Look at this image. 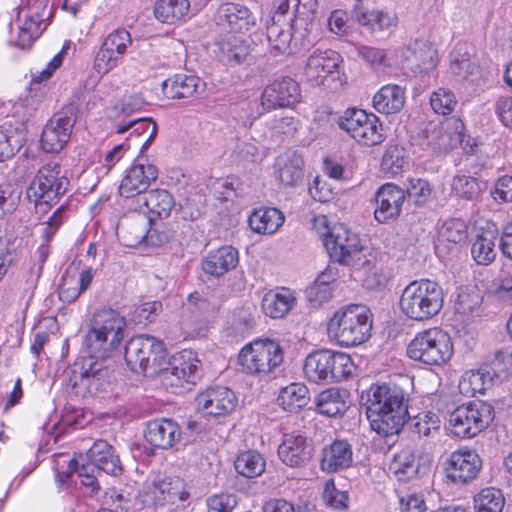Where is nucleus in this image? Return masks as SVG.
I'll return each mask as SVG.
<instances>
[{
  "mask_svg": "<svg viewBox=\"0 0 512 512\" xmlns=\"http://www.w3.org/2000/svg\"><path fill=\"white\" fill-rule=\"evenodd\" d=\"M66 207L61 205L51 217H49L46 226L43 229V237L44 243H42L35 252L36 263L33 265L35 267H41V271L43 270L44 263L50 255V246L49 241L52 239L54 234L56 233L59 226L62 224L63 219L65 217Z\"/></svg>",
  "mask_w": 512,
  "mask_h": 512,
  "instance_id": "44",
  "label": "nucleus"
},
{
  "mask_svg": "<svg viewBox=\"0 0 512 512\" xmlns=\"http://www.w3.org/2000/svg\"><path fill=\"white\" fill-rule=\"evenodd\" d=\"M389 468L400 481L413 478L418 472V465L413 451L410 449L401 450L394 456Z\"/></svg>",
  "mask_w": 512,
  "mask_h": 512,
  "instance_id": "50",
  "label": "nucleus"
},
{
  "mask_svg": "<svg viewBox=\"0 0 512 512\" xmlns=\"http://www.w3.org/2000/svg\"><path fill=\"white\" fill-rule=\"evenodd\" d=\"M68 185L69 180L62 174L61 165L58 162L50 161L36 173L29 187L28 195L34 197L37 207L46 211L65 194Z\"/></svg>",
  "mask_w": 512,
  "mask_h": 512,
  "instance_id": "11",
  "label": "nucleus"
},
{
  "mask_svg": "<svg viewBox=\"0 0 512 512\" xmlns=\"http://www.w3.org/2000/svg\"><path fill=\"white\" fill-rule=\"evenodd\" d=\"M371 329L370 312L360 305H348L338 309L327 323L329 338L344 347L364 343L370 338Z\"/></svg>",
  "mask_w": 512,
  "mask_h": 512,
  "instance_id": "5",
  "label": "nucleus"
},
{
  "mask_svg": "<svg viewBox=\"0 0 512 512\" xmlns=\"http://www.w3.org/2000/svg\"><path fill=\"white\" fill-rule=\"evenodd\" d=\"M54 4L55 0H21L16 8V46L22 49L31 47L46 29V21L52 17Z\"/></svg>",
  "mask_w": 512,
  "mask_h": 512,
  "instance_id": "9",
  "label": "nucleus"
},
{
  "mask_svg": "<svg viewBox=\"0 0 512 512\" xmlns=\"http://www.w3.org/2000/svg\"><path fill=\"white\" fill-rule=\"evenodd\" d=\"M102 44L123 57L127 48L132 44V39L127 30L117 29L108 34Z\"/></svg>",
  "mask_w": 512,
  "mask_h": 512,
  "instance_id": "64",
  "label": "nucleus"
},
{
  "mask_svg": "<svg viewBox=\"0 0 512 512\" xmlns=\"http://www.w3.org/2000/svg\"><path fill=\"white\" fill-rule=\"evenodd\" d=\"M317 8V0H279L272 22L276 20L280 23L282 18L292 10L293 18H289L288 21L295 22V25L300 23L306 26L314 19Z\"/></svg>",
  "mask_w": 512,
  "mask_h": 512,
  "instance_id": "30",
  "label": "nucleus"
},
{
  "mask_svg": "<svg viewBox=\"0 0 512 512\" xmlns=\"http://www.w3.org/2000/svg\"><path fill=\"white\" fill-rule=\"evenodd\" d=\"M292 27L293 24L290 21L278 23L276 20L267 26V40L271 53L274 55L292 53Z\"/></svg>",
  "mask_w": 512,
  "mask_h": 512,
  "instance_id": "41",
  "label": "nucleus"
},
{
  "mask_svg": "<svg viewBox=\"0 0 512 512\" xmlns=\"http://www.w3.org/2000/svg\"><path fill=\"white\" fill-rule=\"evenodd\" d=\"M369 265L362 267H350L354 277L361 281L367 289H375L383 284V276L375 265V257L369 251L366 253Z\"/></svg>",
  "mask_w": 512,
  "mask_h": 512,
  "instance_id": "53",
  "label": "nucleus"
},
{
  "mask_svg": "<svg viewBox=\"0 0 512 512\" xmlns=\"http://www.w3.org/2000/svg\"><path fill=\"white\" fill-rule=\"evenodd\" d=\"M296 303L294 292L288 288L270 290L264 294L261 302L265 315L279 319L284 317Z\"/></svg>",
  "mask_w": 512,
  "mask_h": 512,
  "instance_id": "35",
  "label": "nucleus"
},
{
  "mask_svg": "<svg viewBox=\"0 0 512 512\" xmlns=\"http://www.w3.org/2000/svg\"><path fill=\"white\" fill-rule=\"evenodd\" d=\"M25 140L23 123L8 120L0 125V162L11 159L24 145Z\"/></svg>",
  "mask_w": 512,
  "mask_h": 512,
  "instance_id": "32",
  "label": "nucleus"
},
{
  "mask_svg": "<svg viewBox=\"0 0 512 512\" xmlns=\"http://www.w3.org/2000/svg\"><path fill=\"white\" fill-rule=\"evenodd\" d=\"M21 195L22 189L18 184L11 182L0 184V216L14 212Z\"/></svg>",
  "mask_w": 512,
  "mask_h": 512,
  "instance_id": "54",
  "label": "nucleus"
},
{
  "mask_svg": "<svg viewBox=\"0 0 512 512\" xmlns=\"http://www.w3.org/2000/svg\"><path fill=\"white\" fill-rule=\"evenodd\" d=\"M492 377L503 381L512 375V353L508 351H498L490 362Z\"/></svg>",
  "mask_w": 512,
  "mask_h": 512,
  "instance_id": "62",
  "label": "nucleus"
},
{
  "mask_svg": "<svg viewBox=\"0 0 512 512\" xmlns=\"http://www.w3.org/2000/svg\"><path fill=\"white\" fill-rule=\"evenodd\" d=\"M367 418L379 436L397 435L405 424L408 411L402 389L396 386H372L367 399Z\"/></svg>",
  "mask_w": 512,
  "mask_h": 512,
  "instance_id": "2",
  "label": "nucleus"
},
{
  "mask_svg": "<svg viewBox=\"0 0 512 512\" xmlns=\"http://www.w3.org/2000/svg\"><path fill=\"white\" fill-rule=\"evenodd\" d=\"M303 165V158L296 151L281 154L275 163L278 179L285 186H297L303 179Z\"/></svg>",
  "mask_w": 512,
  "mask_h": 512,
  "instance_id": "36",
  "label": "nucleus"
},
{
  "mask_svg": "<svg viewBox=\"0 0 512 512\" xmlns=\"http://www.w3.org/2000/svg\"><path fill=\"white\" fill-rule=\"evenodd\" d=\"M309 400L308 388L301 383H291L281 389L277 401L286 411L296 412L307 405Z\"/></svg>",
  "mask_w": 512,
  "mask_h": 512,
  "instance_id": "45",
  "label": "nucleus"
},
{
  "mask_svg": "<svg viewBox=\"0 0 512 512\" xmlns=\"http://www.w3.org/2000/svg\"><path fill=\"white\" fill-rule=\"evenodd\" d=\"M301 89L299 84L291 77H281L268 84L261 95V111L250 113L243 124L257 118L265 111L278 108H289L300 102Z\"/></svg>",
  "mask_w": 512,
  "mask_h": 512,
  "instance_id": "13",
  "label": "nucleus"
},
{
  "mask_svg": "<svg viewBox=\"0 0 512 512\" xmlns=\"http://www.w3.org/2000/svg\"><path fill=\"white\" fill-rule=\"evenodd\" d=\"M473 504L475 512H502L505 498L500 489L487 487L474 496Z\"/></svg>",
  "mask_w": 512,
  "mask_h": 512,
  "instance_id": "47",
  "label": "nucleus"
},
{
  "mask_svg": "<svg viewBox=\"0 0 512 512\" xmlns=\"http://www.w3.org/2000/svg\"><path fill=\"white\" fill-rule=\"evenodd\" d=\"M406 192L392 183L382 185L374 196V217L379 223L397 218L402 210Z\"/></svg>",
  "mask_w": 512,
  "mask_h": 512,
  "instance_id": "22",
  "label": "nucleus"
},
{
  "mask_svg": "<svg viewBox=\"0 0 512 512\" xmlns=\"http://www.w3.org/2000/svg\"><path fill=\"white\" fill-rule=\"evenodd\" d=\"M201 80L195 75L176 74L162 83V92L169 99L189 98L198 92Z\"/></svg>",
  "mask_w": 512,
  "mask_h": 512,
  "instance_id": "38",
  "label": "nucleus"
},
{
  "mask_svg": "<svg viewBox=\"0 0 512 512\" xmlns=\"http://www.w3.org/2000/svg\"><path fill=\"white\" fill-rule=\"evenodd\" d=\"M201 371L197 353L184 349L172 356L169 367L161 373V381L166 387L179 388L184 384H195L201 377Z\"/></svg>",
  "mask_w": 512,
  "mask_h": 512,
  "instance_id": "14",
  "label": "nucleus"
},
{
  "mask_svg": "<svg viewBox=\"0 0 512 512\" xmlns=\"http://www.w3.org/2000/svg\"><path fill=\"white\" fill-rule=\"evenodd\" d=\"M482 298L475 289H461L455 300V311L462 315H469L479 308Z\"/></svg>",
  "mask_w": 512,
  "mask_h": 512,
  "instance_id": "60",
  "label": "nucleus"
},
{
  "mask_svg": "<svg viewBox=\"0 0 512 512\" xmlns=\"http://www.w3.org/2000/svg\"><path fill=\"white\" fill-rule=\"evenodd\" d=\"M451 189L460 198L474 200L481 192V185L474 177L457 175L452 180Z\"/></svg>",
  "mask_w": 512,
  "mask_h": 512,
  "instance_id": "55",
  "label": "nucleus"
},
{
  "mask_svg": "<svg viewBox=\"0 0 512 512\" xmlns=\"http://www.w3.org/2000/svg\"><path fill=\"white\" fill-rule=\"evenodd\" d=\"M369 115L370 114L366 113L362 109H347L339 118L338 125L343 131L347 132L353 138Z\"/></svg>",
  "mask_w": 512,
  "mask_h": 512,
  "instance_id": "59",
  "label": "nucleus"
},
{
  "mask_svg": "<svg viewBox=\"0 0 512 512\" xmlns=\"http://www.w3.org/2000/svg\"><path fill=\"white\" fill-rule=\"evenodd\" d=\"M491 379L490 371L484 372L481 369L468 370L460 378L459 389L467 395L483 393L486 389L487 381Z\"/></svg>",
  "mask_w": 512,
  "mask_h": 512,
  "instance_id": "52",
  "label": "nucleus"
},
{
  "mask_svg": "<svg viewBox=\"0 0 512 512\" xmlns=\"http://www.w3.org/2000/svg\"><path fill=\"white\" fill-rule=\"evenodd\" d=\"M462 50L463 47L460 45L452 52L450 71L459 79H468L470 76H473L478 72L479 67L475 58H473L467 51L462 53Z\"/></svg>",
  "mask_w": 512,
  "mask_h": 512,
  "instance_id": "49",
  "label": "nucleus"
},
{
  "mask_svg": "<svg viewBox=\"0 0 512 512\" xmlns=\"http://www.w3.org/2000/svg\"><path fill=\"white\" fill-rule=\"evenodd\" d=\"M341 56L332 49H316L307 58L303 68V77L312 86L325 85L329 79L339 75Z\"/></svg>",
  "mask_w": 512,
  "mask_h": 512,
  "instance_id": "15",
  "label": "nucleus"
},
{
  "mask_svg": "<svg viewBox=\"0 0 512 512\" xmlns=\"http://www.w3.org/2000/svg\"><path fill=\"white\" fill-rule=\"evenodd\" d=\"M41 276V267H30L18 281V289L22 294V299L25 300L26 304L32 300L35 289L38 285Z\"/></svg>",
  "mask_w": 512,
  "mask_h": 512,
  "instance_id": "63",
  "label": "nucleus"
},
{
  "mask_svg": "<svg viewBox=\"0 0 512 512\" xmlns=\"http://www.w3.org/2000/svg\"><path fill=\"white\" fill-rule=\"evenodd\" d=\"M148 493L156 504L184 501L187 498L185 483L179 477H165L152 482L148 487Z\"/></svg>",
  "mask_w": 512,
  "mask_h": 512,
  "instance_id": "31",
  "label": "nucleus"
},
{
  "mask_svg": "<svg viewBox=\"0 0 512 512\" xmlns=\"http://www.w3.org/2000/svg\"><path fill=\"white\" fill-rule=\"evenodd\" d=\"M76 117L72 109L56 113L45 125L41 135V146L49 153L59 152L68 143Z\"/></svg>",
  "mask_w": 512,
  "mask_h": 512,
  "instance_id": "17",
  "label": "nucleus"
},
{
  "mask_svg": "<svg viewBox=\"0 0 512 512\" xmlns=\"http://www.w3.org/2000/svg\"><path fill=\"white\" fill-rule=\"evenodd\" d=\"M197 410L205 416H224L237 406L235 393L227 387H212L200 392L196 399Z\"/></svg>",
  "mask_w": 512,
  "mask_h": 512,
  "instance_id": "18",
  "label": "nucleus"
},
{
  "mask_svg": "<svg viewBox=\"0 0 512 512\" xmlns=\"http://www.w3.org/2000/svg\"><path fill=\"white\" fill-rule=\"evenodd\" d=\"M464 123L459 118H448L431 123L426 128V145L436 153H447L463 141Z\"/></svg>",
  "mask_w": 512,
  "mask_h": 512,
  "instance_id": "16",
  "label": "nucleus"
},
{
  "mask_svg": "<svg viewBox=\"0 0 512 512\" xmlns=\"http://www.w3.org/2000/svg\"><path fill=\"white\" fill-rule=\"evenodd\" d=\"M284 351L274 340L256 339L246 344L238 354L241 370L249 375L264 378L273 374L283 363Z\"/></svg>",
  "mask_w": 512,
  "mask_h": 512,
  "instance_id": "8",
  "label": "nucleus"
},
{
  "mask_svg": "<svg viewBox=\"0 0 512 512\" xmlns=\"http://www.w3.org/2000/svg\"><path fill=\"white\" fill-rule=\"evenodd\" d=\"M343 394L337 388H329L322 391L316 400L317 410L320 414L334 417L342 414L347 409Z\"/></svg>",
  "mask_w": 512,
  "mask_h": 512,
  "instance_id": "46",
  "label": "nucleus"
},
{
  "mask_svg": "<svg viewBox=\"0 0 512 512\" xmlns=\"http://www.w3.org/2000/svg\"><path fill=\"white\" fill-rule=\"evenodd\" d=\"M357 21L371 30L383 31L396 27L398 18L393 12L372 10L357 14Z\"/></svg>",
  "mask_w": 512,
  "mask_h": 512,
  "instance_id": "48",
  "label": "nucleus"
},
{
  "mask_svg": "<svg viewBox=\"0 0 512 512\" xmlns=\"http://www.w3.org/2000/svg\"><path fill=\"white\" fill-rule=\"evenodd\" d=\"M90 465L98 470H102L107 474L119 475L122 473L119 456L115 453L114 448L106 441L98 440L94 442L87 453Z\"/></svg>",
  "mask_w": 512,
  "mask_h": 512,
  "instance_id": "33",
  "label": "nucleus"
},
{
  "mask_svg": "<svg viewBox=\"0 0 512 512\" xmlns=\"http://www.w3.org/2000/svg\"><path fill=\"white\" fill-rule=\"evenodd\" d=\"M145 438L155 448L169 449L180 441L181 429L173 420L155 419L148 422Z\"/></svg>",
  "mask_w": 512,
  "mask_h": 512,
  "instance_id": "27",
  "label": "nucleus"
},
{
  "mask_svg": "<svg viewBox=\"0 0 512 512\" xmlns=\"http://www.w3.org/2000/svg\"><path fill=\"white\" fill-rule=\"evenodd\" d=\"M468 235L467 225L461 219H449L444 222L439 236L442 241L458 244L466 240Z\"/></svg>",
  "mask_w": 512,
  "mask_h": 512,
  "instance_id": "58",
  "label": "nucleus"
},
{
  "mask_svg": "<svg viewBox=\"0 0 512 512\" xmlns=\"http://www.w3.org/2000/svg\"><path fill=\"white\" fill-rule=\"evenodd\" d=\"M405 89L397 84L382 86L373 96V108L385 115L397 114L404 107Z\"/></svg>",
  "mask_w": 512,
  "mask_h": 512,
  "instance_id": "34",
  "label": "nucleus"
},
{
  "mask_svg": "<svg viewBox=\"0 0 512 512\" xmlns=\"http://www.w3.org/2000/svg\"><path fill=\"white\" fill-rule=\"evenodd\" d=\"M125 327V318L116 310L107 308L96 311L83 340L88 356L74 363V377H79L88 386L95 383L98 389L97 383L110 377L105 361L123 340Z\"/></svg>",
  "mask_w": 512,
  "mask_h": 512,
  "instance_id": "1",
  "label": "nucleus"
},
{
  "mask_svg": "<svg viewBox=\"0 0 512 512\" xmlns=\"http://www.w3.org/2000/svg\"><path fill=\"white\" fill-rule=\"evenodd\" d=\"M284 214L274 207L254 209L248 218L250 228L258 234L272 235L283 225Z\"/></svg>",
  "mask_w": 512,
  "mask_h": 512,
  "instance_id": "37",
  "label": "nucleus"
},
{
  "mask_svg": "<svg viewBox=\"0 0 512 512\" xmlns=\"http://www.w3.org/2000/svg\"><path fill=\"white\" fill-rule=\"evenodd\" d=\"M353 139L366 146H374L382 143L385 137L379 119L374 114H370L361 128L358 129Z\"/></svg>",
  "mask_w": 512,
  "mask_h": 512,
  "instance_id": "51",
  "label": "nucleus"
},
{
  "mask_svg": "<svg viewBox=\"0 0 512 512\" xmlns=\"http://www.w3.org/2000/svg\"><path fill=\"white\" fill-rule=\"evenodd\" d=\"M124 356L133 372L146 374L149 369L156 372L165 358V348L162 341L153 336L138 335L127 342Z\"/></svg>",
  "mask_w": 512,
  "mask_h": 512,
  "instance_id": "12",
  "label": "nucleus"
},
{
  "mask_svg": "<svg viewBox=\"0 0 512 512\" xmlns=\"http://www.w3.org/2000/svg\"><path fill=\"white\" fill-rule=\"evenodd\" d=\"M234 467L241 476L253 479L264 473L266 460L258 451L247 450L238 454L234 461Z\"/></svg>",
  "mask_w": 512,
  "mask_h": 512,
  "instance_id": "43",
  "label": "nucleus"
},
{
  "mask_svg": "<svg viewBox=\"0 0 512 512\" xmlns=\"http://www.w3.org/2000/svg\"><path fill=\"white\" fill-rule=\"evenodd\" d=\"M239 263L238 250L230 245L210 251L201 261L205 274L220 277L235 269Z\"/></svg>",
  "mask_w": 512,
  "mask_h": 512,
  "instance_id": "28",
  "label": "nucleus"
},
{
  "mask_svg": "<svg viewBox=\"0 0 512 512\" xmlns=\"http://www.w3.org/2000/svg\"><path fill=\"white\" fill-rule=\"evenodd\" d=\"M314 226L323 238L330 258L335 262L349 268L369 265V260L366 259L369 249L362 246L358 236L344 225L338 224L330 229L327 217L321 215L314 219Z\"/></svg>",
  "mask_w": 512,
  "mask_h": 512,
  "instance_id": "3",
  "label": "nucleus"
},
{
  "mask_svg": "<svg viewBox=\"0 0 512 512\" xmlns=\"http://www.w3.org/2000/svg\"><path fill=\"white\" fill-rule=\"evenodd\" d=\"M139 209L149 215V219L168 218L175 207L173 196L165 189H153L137 198Z\"/></svg>",
  "mask_w": 512,
  "mask_h": 512,
  "instance_id": "29",
  "label": "nucleus"
},
{
  "mask_svg": "<svg viewBox=\"0 0 512 512\" xmlns=\"http://www.w3.org/2000/svg\"><path fill=\"white\" fill-rule=\"evenodd\" d=\"M122 58L123 57L118 55L116 52L101 44L95 55L93 68L98 74L103 76L115 69L121 62Z\"/></svg>",
  "mask_w": 512,
  "mask_h": 512,
  "instance_id": "57",
  "label": "nucleus"
},
{
  "mask_svg": "<svg viewBox=\"0 0 512 512\" xmlns=\"http://www.w3.org/2000/svg\"><path fill=\"white\" fill-rule=\"evenodd\" d=\"M217 23L235 33L249 31L256 25V17L249 8L238 3L221 5L216 14Z\"/></svg>",
  "mask_w": 512,
  "mask_h": 512,
  "instance_id": "25",
  "label": "nucleus"
},
{
  "mask_svg": "<svg viewBox=\"0 0 512 512\" xmlns=\"http://www.w3.org/2000/svg\"><path fill=\"white\" fill-rule=\"evenodd\" d=\"M353 463V447L345 439H336L324 446L321 452L320 469L336 473L348 469Z\"/></svg>",
  "mask_w": 512,
  "mask_h": 512,
  "instance_id": "24",
  "label": "nucleus"
},
{
  "mask_svg": "<svg viewBox=\"0 0 512 512\" xmlns=\"http://www.w3.org/2000/svg\"><path fill=\"white\" fill-rule=\"evenodd\" d=\"M279 459L287 466L298 468L305 466L312 457L311 441L300 432L285 433L278 446Z\"/></svg>",
  "mask_w": 512,
  "mask_h": 512,
  "instance_id": "20",
  "label": "nucleus"
},
{
  "mask_svg": "<svg viewBox=\"0 0 512 512\" xmlns=\"http://www.w3.org/2000/svg\"><path fill=\"white\" fill-rule=\"evenodd\" d=\"M189 0H156L154 16L162 23L174 24L190 18Z\"/></svg>",
  "mask_w": 512,
  "mask_h": 512,
  "instance_id": "39",
  "label": "nucleus"
},
{
  "mask_svg": "<svg viewBox=\"0 0 512 512\" xmlns=\"http://www.w3.org/2000/svg\"><path fill=\"white\" fill-rule=\"evenodd\" d=\"M444 304L442 287L429 279L414 280L401 292L399 309L409 320L425 322L439 314Z\"/></svg>",
  "mask_w": 512,
  "mask_h": 512,
  "instance_id": "4",
  "label": "nucleus"
},
{
  "mask_svg": "<svg viewBox=\"0 0 512 512\" xmlns=\"http://www.w3.org/2000/svg\"><path fill=\"white\" fill-rule=\"evenodd\" d=\"M494 419L492 405L472 400L455 408L449 415L448 429L458 438L469 439L485 430Z\"/></svg>",
  "mask_w": 512,
  "mask_h": 512,
  "instance_id": "10",
  "label": "nucleus"
},
{
  "mask_svg": "<svg viewBox=\"0 0 512 512\" xmlns=\"http://www.w3.org/2000/svg\"><path fill=\"white\" fill-rule=\"evenodd\" d=\"M407 356L424 366L442 367L454 354V345L450 334L440 327H431L419 331L408 343Z\"/></svg>",
  "mask_w": 512,
  "mask_h": 512,
  "instance_id": "6",
  "label": "nucleus"
},
{
  "mask_svg": "<svg viewBox=\"0 0 512 512\" xmlns=\"http://www.w3.org/2000/svg\"><path fill=\"white\" fill-rule=\"evenodd\" d=\"M496 232L494 230L482 231L477 234L471 246V255L479 265H489L495 260Z\"/></svg>",
  "mask_w": 512,
  "mask_h": 512,
  "instance_id": "42",
  "label": "nucleus"
},
{
  "mask_svg": "<svg viewBox=\"0 0 512 512\" xmlns=\"http://www.w3.org/2000/svg\"><path fill=\"white\" fill-rule=\"evenodd\" d=\"M96 471L99 472L100 470L90 464L79 466L78 461L74 458L60 457L55 460V480L59 488L67 484L70 477L76 472L81 484L89 489V493L92 496L99 490L97 476L95 475Z\"/></svg>",
  "mask_w": 512,
  "mask_h": 512,
  "instance_id": "23",
  "label": "nucleus"
},
{
  "mask_svg": "<svg viewBox=\"0 0 512 512\" xmlns=\"http://www.w3.org/2000/svg\"><path fill=\"white\" fill-rule=\"evenodd\" d=\"M354 370L355 365L347 353L325 349L310 353L303 365L305 378L315 384L345 380Z\"/></svg>",
  "mask_w": 512,
  "mask_h": 512,
  "instance_id": "7",
  "label": "nucleus"
},
{
  "mask_svg": "<svg viewBox=\"0 0 512 512\" xmlns=\"http://www.w3.org/2000/svg\"><path fill=\"white\" fill-rule=\"evenodd\" d=\"M458 101L455 94L447 88H438L430 96V105L432 110L441 115L451 114Z\"/></svg>",
  "mask_w": 512,
  "mask_h": 512,
  "instance_id": "56",
  "label": "nucleus"
},
{
  "mask_svg": "<svg viewBox=\"0 0 512 512\" xmlns=\"http://www.w3.org/2000/svg\"><path fill=\"white\" fill-rule=\"evenodd\" d=\"M403 56L406 65L415 73L429 72L438 64L436 49L425 40L411 42Z\"/></svg>",
  "mask_w": 512,
  "mask_h": 512,
  "instance_id": "26",
  "label": "nucleus"
},
{
  "mask_svg": "<svg viewBox=\"0 0 512 512\" xmlns=\"http://www.w3.org/2000/svg\"><path fill=\"white\" fill-rule=\"evenodd\" d=\"M158 170L152 164L133 163L126 169L119 185V193L125 198H140L152 182L156 181Z\"/></svg>",
  "mask_w": 512,
  "mask_h": 512,
  "instance_id": "21",
  "label": "nucleus"
},
{
  "mask_svg": "<svg viewBox=\"0 0 512 512\" xmlns=\"http://www.w3.org/2000/svg\"><path fill=\"white\" fill-rule=\"evenodd\" d=\"M218 59L226 65H238L248 55L245 41L234 34L227 35L216 43Z\"/></svg>",
  "mask_w": 512,
  "mask_h": 512,
  "instance_id": "40",
  "label": "nucleus"
},
{
  "mask_svg": "<svg viewBox=\"0 0 512 512\" xmlns=\"http://www.w3.org/2000/svg\"><path fill=\"white\" fill-rule=\"evenodd\" d=\"M482 466L475 450L461 448L451 453L447 461V477L453 483L465 484L476 478Z\"/></svg>",
  "mask_w": 512,
  "mask_h": 512,
  "instance_id": "19",
  "label": "nucleus"
},
{
  "mask_svg": "<svg viewBox=\"0 0 512 512\" xmlns=\"http://www.w3.org/2000/svg\"><path fill=\"white\" fill-rule=\"evenodd\" d=\"M411 425L413 432L419 436L428 437L439 430L440 419L437 414L428 411L415 416Z\"/></svg>",
  "mask_w": 512,
  "mask_h": 512,
  "instance_id": "61",
  "label": "nucleus"
}]
</instances>
